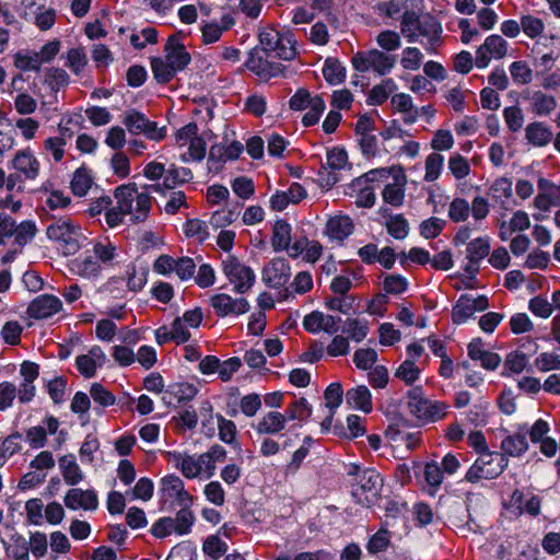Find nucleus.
I'll use <instances>...</instances> for the list:
<instances>
[{
    "label": "nucleus",
    "instance_id": "nucleus-1",
    "mask_svg": "<svg viewBox=\"0 0 560 560\" xmlns=\"http://www.w3.org/2000/svg\"><path fill=\"white\" fill-rule=\"evenodd\" d=\"M378 14L400 21V33L408 43L420 42L429 54L442 44L443 27L431 14L420 15L409 7V0H388L377 4Z\"/></svg>",
    "mask_w": 560,
    "mask_h": 560
},
{
    "label": "nucleus",
    "instance_id": "nucleus-8",
    "mask_svg": "<svg viewBox=\"0 0 560 560\" xmlns=\"http://www.w3.org/2000/svg\"><path fill=\"white\" fill-rule=\"evenodd\" d=\"M122 124L130 133L144 135L148 139L153 141H161L166 136L165 127H158L155 121L149 120L143 113L137 109H128L125 112Z\"/></svg>",
    "mask_w": 560,
    "mask_h": 560
},
{
    "label": "nucleus",
    "instance_id": "nucleus-49",
    "mask_svg": "<svg viewBox=\"0 0 560 560\" xmlns=\"http://www.w3.org/2000/svg\"><path fill=\"white\" fill-rule=\"evenodd\" d=\"M93 254L100 264L107 265L110 264L117 255L116 246L108 241L97 242L93 246Z\"/></svg>",
    "mask_w": 560,
    "mask_h": 560
},
{
    "label": "nucleus",
    "instance_id": "nucleus-44",
    "mask_svg": "<svg viewBox=\"0 0 560 560\" xmlns=\"http://www.w3.org/2000/svg\"><path fill=\"white\" fill-rule=\"evenodd\" d=\"M14 65L22 71H38L40 69L39 54H23L16 52L14 55Z\"/></svg>",
    "mask_w": 560,
    "mask_h": 560
},
{
    "label": "nucleus",
    "instance_id": "nucleus-37",
    "mask_svg": "<svg viewBox=\"0 0 560 560\" xmlns=\"http://www.w3.org/2000/svg\"><path fill=\"white\" fill-rule=\"evenodd\" d=\"M342 332L347 334L352 340L360 342L368 336L369 326L365 320L349 318L345 323Z\"/></svg>",
    "mask_w": 560,
    "mask_h": 560
},
{
    "label": "nucleus",
    "instance_id": "nucleus-53",
    "mask_svg": "<svg viewBox=\"0 0 560 560\" xmlns=\"http://www.w3.org/2000/svg\"><path fill=\"white\" fill-rule=\"evenodd\" d=\"M377 361V353L372 348L358 349L353 354V362L360 370H369Z\"/></svg>",
    "mask_w": 560,
    "mask_h": 560
},
{
    "label": "nucleus",
    "instance_id": "nucleus-38",
    "mask_svg": "<svg viewBox=\"0 0 560 560\" xmlns=\"http://www.w3.org/2000/svg\"><path fill=\"white\" fill-rule=\"evenodd\" d=\"M173 522L175 525V533L178 535H186L191 530V527L195 523V516L190 508H184L179 509L175 518H173Z\"/></svg>",
    "mask_w": 560,
    "mask_h": 560
},
{
    "label": "nucleus",
    "instance_id": "nucleus-7",
    "mask_svg": "<svg viewBox=\"0 0 560 560\" xmlns=\"http://www.w3.org/2000/svg\"><path fill=\"white\" fill-rule=\"evenodd\" d=\"M46 234L51 241L62 242L66 254H74L80 248L81 228L68 218L58 219L48 225Z\"/></svg>",
    "mask_w": 560,
    "mask_h": 560
},
{
    "label": "nucleus",
    "instance_id": "nucleus-43",
    "mask_svg": "<svg viewBox=\"0 0 560 560\" xmlns=\"http://www.w3.org/2000/svg\"><path fill=\"white\" fill-rule=\"evenodd\" d=\"M88 65V57L82 47L71 48L67 52L66 66L69 67L73 73L79 74Z\"/></svg>",
    "mask_w": 560,
    "mask_h": 560
},
{
    "label": "nucleus",
    "instance_id": "nucleus-6",
    "mask_svg": "<svg viewBox=\"0 0 560 560\" xmlns=\"http://www.w3.org/2000/svg\"><path fill=\"white\" fill-rule=\"evenodd\" d=\"M383 479L375 469L364 468L361 478L352 482L351 494L358 504L370 506L374 504L381 493Z\"/></svg>",
    "mask_w": 560,
    "mask_h": 560
},
{
    "label": "nucleus",
    "instance_id": "nucleus-10",
    "mask_svg": "<svg viewBox=\"0 0 560 560\" xmlns=\"http://www.w3.org/2000/svg\"><path fill=\"white\" fill-rule=\"evenodd\" d=\"M272 55H265L261 49L254 48L245 62V67L254 72L260 80L269 81L272 78L283 74L285 66L281 62L270 61Z\"/></svg>",
    "mask_w": 560,
    "mask_h": 560
},
{
    "label": "nucleus",
    "instance_id": "nucleus-60",
    "mask_svg": "<svg viewBox=\"0 0 560 560\" xmlns=\"http://www.w3.org/2000/svg\"><path fill=\"white\" fill-rule=\"evenodd\" d=\"M448 168L456 179L465 178L470 173L468 161L460 154H455L450 158Z\"/></svg>",
    "mask_w": 560,
    "mask_h": 560
},
{
    "label": "nucleus",
    "instance_id": "nucleus-52",
    "mask_svg": "<svg viewBox=\"0 0 560 560\" xmlns=\"http://www.w3.org/2000/svg\"><path fill=\"white\" fill-rule=\"evenodd\" d=\"M444 225V220L436 217H431L430 219L421 222L419 226L420 235L427 240L434 238L442 232Z\"/></svg>",
    "mask_w": 560,
    "mask_h": 560
},
{
    "label": "nucleus",
    "instance_id": "nucleus-40",
    "mask_svg": "<svg viewBox=\"0 0 560 560\" xmlns=\"http://www.w3.org/2000/svg\"><path fill=\"white\" fill-rule=\"evenodd\" d=\"M203 552L217 560L228 551V545L218 535L207 537L202 546Z\"/></svg>",
    "mask_w": 560,
    "mask_h": 560
},
{
    "label": "nucleus",
    "instance_id": "nucleus-59",
    "mask_svg": "<svg viewBox=\"0 0 560 560\" xmlns=\"http://www.w3.org/2000/svg\"><path fill=\"white\" fill-rule=\"evenodd\" d=\"M376 43L381 48L387 51L396 50L401 45L399 34L390 30L382 31L376 37Z\"/></svg>",
    "mask_w": 560,
    "mask_h": 560
},
{
    "label": "nucleus",
    "instance_id": "nucleus-63",
    "mask_svg": "<svg viewBox=\"0 0 560 560\" xmlns=\"http://www.w3.org/2000/svg\"><path fill=\"white\" fill-rule=\"evenodd\" d=\"M90 395L95 402L103 407L113 406L116 400L115 396L100 383L92 384Z\"/></svg>",
    "mask_w": 560,
    "mask_h": 560
},
{
    "label": "nucleus",
    "instance_id": "nucleus-12",
    "mask_svg": "<svg viewBox=\"0 0 560 560\" xmlns=\"http://www.w3.org/2000/svg\"><path fill=\"white\" fill-rule=\"evenodd\" d=\"M508 42L500 35H490L476 51V67H488L491 58L501 59L506 55Z\"/></svg>",
    "mask_w": 560,
    "mask_h": 560
},
{
    "label": "nucleus",
    "instance_id": "nucleus-19",
    "mask_svg": "<svg viewBox=\"0 0 560 560\" xmlns=\"http://www.w3.org/2000/svg\"><path fill=\"white\" fill-rule=\"evenodd\" d=\"M525 138L534 147H546L553 139V132L542 121L529 122L525 128Z\"/></svg>",
    "mask_w": 560,
    "mask_h": 560
},
{
    "label": "nucleus",
    "instance_id": "nucleus-9",
    "mask_svg": "<svg viewBox=\"0 0 560 560\" xmlns=\"http://www.w3.org/2000/svg\"><path fill=\"white\" fill-rule=\"evenodd\" d=\"M222 266L224 275L234 284L236 293L243 294L254 285L256 277L253 269L242 264L235 256L229 255L222 260Z\"/></svg>",
    "mask_w": 560,
    "mask_h": 560
},
{
    "label": "nucleus",
    "instance_id": "nucleus-29",
    "mask_svg": "<svg viewBox=\"0 0 560 560\" xmlns=\"http://www.w3.org/2000/svg\"><path fill=\"white\" fill-rule=\"evenodd\" d=\"M371 68L381 75L388 73L395 66V56L386 55L378 49L369 50Z\"/></svg>",
    "mask_w": 560,
    "mask_h": 560
},
{
    "label": "nucleus",
    "instance_id": "nucleus-48",
    "mask_svg": "<svg viewBox=\"0 0 560 560\" xmlns=\"http://www.w3.org/2000/svg\"><path fill=\"white\" fill-rule=\"evenodd\" d=\"M184 481L176 475H167L161 480L160 492L162 498H174L183 490Z\"/></svg>",
    "mask_w": 560,
    "mask_h": 560
},
{
    "label": "nucleus",
    "instance_id": "nucleus-34",
    "mask_svg": "<svg viewBox=\"0 0 560 560\" xmlns=\"http://www.w3.org/2000/svg\"><path fill=\"white\" fill-rule=\"evenodd\" d=\"M386 230L396 240H404L409 234V223L402 214L390 215L386 223Z\"/></svg>",
    "mask_w": 560,
    "mask_h": 560
},
{
    "label": "nucleus",
    "instance_id": "nucleus-11",
    "mask_svg": "<svg viewBox=\"0 0 560 560\" xmlns=\"http://www.w3.org/2000/svg\"><path fill=\"white\" fill-rule=\"evenodd\" d=\"M489 306L488 298L479 295L474 298L471 294H462L456 301L452 311L454 324H463L470 318L476 312H482Z\"/></svg>",
    "mask_w": 560,
    "mask_h": 560
},
{
    "label": "nucleus",
    "instance_id": "nucleus-3",
    "mask_svg": "<svg viewBox=\"0 0 560 560\" xmlns=\"http://www.w3.org/2000/svg\"><path fill=\"white\" fill-rule=\"evenodd\" d=\"M261 52L272 55L279 59L290 61L298 56L296 40L291 31H279L268 26L259 32Z\"/></svg>",
    "mask_w": 560,
    "mask_h": 560
},
{
    "label": "nucleus",
    "instance_id": "nucleus-5",
    "mask_svg": "<svg viewBox=\"0 0 560 560\" xmlns=\"http://www.w3.org/2000/svg\"><path fill=\"white\" fill-rule=\"evenodd\" d=\"M509 464V459L500 452H483L467 470L465 480L471 483L480 479H494L499 477Z\"/></svg>",
    "mask_w": 560,
    "mask_h": 560
},
{
    "label": "nucleus",
    "instance_id": "nucleus-56",
    "mask_svg": "<svg viewBox=\"0 0 560 560\" xmlns=\"http://www.w3.org/2000/svg\"><path fill=\"white\" fill-rule=\"evenodd\" d=\"M389 532L387 529H378L369 540L366 549L370 553L375 555L384 551L389 545Z\"/></svg>",
    "mask_w": 560,
    "mask_h": 560
},
{
    "label": "nucleus",
    "instance_id": "nucleus-57",
    "mask_svg": "<svg viewBox=\"0 0 560 560\" xmlns=\"http://www.w3.org/2000/svg\"><path fill=\"white\" fill-rule=\"evenodd\" d=\"M528 308L534 315L541 318H548L553 312L552 304L542 295L530 299Z\"/></svg>",
    "mask_w": 560,
    "mask_h": 560
},
{
    "label": "nucleus",
    "instance_id": "nucleus-62",
    "mask_svg": "<svg viewBox=\"0 0 560 560\" xmlns=\"http://www.w3.org/2000/svg\"><path fill=\"white\" fill-rule=\"evenodd\" d=\"M219 438L226 444L233 443L236 434V425L232 420L225 419L221 415H217Z\"/></svg>",
    "mask_w": 560,
    "mask_h": 560
},
{
    "label": "nucleus",
    "instance_id": "nucleus-41",
    "mask_svg": "<svg viewBox=\"0 0 560 560\" xmlns=\"http://www.w3.org/2000/svg\"><path fill=\"white\" fill-rule=\"evenodd\" d=\"M470 213V206L464 198H455L448 208V218L453 222H464L468 219Z\"/></svg>",
    "mask_w": 560,
    "mask_h": 560
},
{
    "label": "nucleus",
    "instance_id": "nucleus-22",
    "mask_svg": "<svg viewBox=\"0 0 560 560\" xmlns=\"http://www.w3.org/2000/svg\"><path fill=\"white\" fill-rule=\"evenodd\" d=\"M353 230V223L347 215H336L330 218L326 224V234L336 241H343Z\"/></svg>",
    "mask_w": 560,
    "mask_h": 560
},
{
    "label": "nucleus",
    "instance_id": "nucleus-64",
    "mask_svg": "<svg viewBox=\"0 0 560 560\" xmlns=\"http://www.w3.org/2000/svg\"><path fill=\"white\" fill-rule=\"evenodd\" d=\"M535 363L537 368L542 372L560 370V355L556 353L542 352L536 358Z\"/></svg>",
    "mask_w": 560,
    "mask_h": 560
},
{
    "label": "nucleus",
    "instance_id": "nucleus-23",
    "mask_svg": "<svg viewBox=\"0 0 560 560\" xmlns=\"http://www.w3.org/2000/svg\"><path fill=\"white\" fill-rule=\"evenodd\" d=\"M71 269L81 277L90 278L100 273L101 264L95 258L94 254L85 252L71 262Z\"/></svg>",
    "mask_w": 560,
    "mask_h": 560
},
{
    "label": "nucleus",
    "instance_id": "nucleus-58",
    "mask_svg": "<svg viewBox=\"0 0 560 560\" xmlns=\"http://www.w3.org/2000/svg\"><path fill=\"white\" fill-rule=\"evenodd\" d=\"M325 108L326 105L324 100L320 96H315L313 98V105L310 107V110L302 118L303 125L306 127L316 125Z\"/></svg>",
    "mask_w": 560,
    "mask_h": 560
},
{
    "label": "nucleus",
    "instance_id": "nucleus-16",
    "mask_svg": "<svg viewBox=\"0 0 560 560\" xmlns=\"http://www.w3.org/2000/svg\"><path fill=\"white\" fill-rule=\"evenodd\" d=\"M164 50L165 60L177 72L184 70L191 61L190 54L176 35L168 37Z\"/></svg>",
    "mask_w": 560,
    "mask_h": 560
},
{
    "label": "nucleus",
    "instance_id": "nucleus-33",
    "mask_svg": "<svg viewBox=\"0 0 560 560\" xmlns=\"http://www.w3.org/2000/svg\"><path fill=\"white\" fill-rule=\"evenodd\" d=\"M151 68L154 79L161 84L168 83L177 73L165 59L160 57L151 59Z\"/></svg>",
    "mask_w": 560,
    "mask_h": 560
},
{
    "label": "nucleus",
    "instance_id": "nucleus-27",
    "mask_svg": "<svg viewBox=\"0 0 560 560\" xmlns=\"http://www.w3.org/2000/svg\"><path fill=\"white\" fill-rule=\"evenodd\" d=\"M501 448L504 455L513 457L523 455L528 448L526 434L517 432L505 436L501 442Z\"/></svg>",
    "mask_w": 560,
    "mask_h": 560
},
{
    "label": "nucleus",
    "instance_id": "nucleus-35",
    "mask_svg": "<svg viewBox=\"0 0 560 560\" xmlns=\"http://www.w3.org/2000/svg\"><path fill=\"white\" fill-rule=\"evenodd\" d=\"M490 242L488 237H477L469 242L466 248L467 260L481 261L489 255Z\"/></svg>",
    "mask_w": 560,
    "mask_h": 560
},
{
    "label": "nucleus",
    "instance_id": "nucleus-14",
    "mask_svg": "<svg viewBox=\"0 0 560 560\" xmlns=\"http://www.w3.org/2000/svg\"><path fill=\"white\" fill-rule=\"evenodd\" d=\"M61 300L52 294H42L35 298L27 307V315L34 319H44L59 313Z\"/></svg>",
    "mask_w": 560,
    "mask_h": 560
},
{
    "label": "nucleus",
    "instance_id": "nucleus-42",
    "mask_svg": "<svg viewBox=\"0 0 560 560\" xmlns=\"http://www.w3.org/2000/svg\"><path fill=\"white\" fill-rule=\"evenodd\" d=\"M423 54L417 47H406L402 50L400 65L405 70H418L421 67Z\"/></svg>",
    "mask_w": 560,
    "mask_h": 560
},
{
    "label": "nucleus",
    "instance_id": "nucleus-26",
    "mask_svg": "<svg viewBox=\"0 0 560 560\" xmlns=\"http://www.w3.org/2000/svg\"><path fill=\"white\" fill-rule=\"evenodd\" d=\"M291 225L285 220L279 219L275 222L271 245L276 252L289 248V244L291 243Z\"/></svg>",
    "mask_w": 560,
    "mask_h": 560
},
{
    "label": "nucleus",
    "instance_id": "nucleus-31",
    "mask_svg": "<svg viewBox=\"0 0 560 560\" xmlns=\"http://www.w3.org/2000/svg\"><path fill=\"white\" fill-rule=\"evenodd\" d=\"M323 75L329 84H340L346 79V68L334 58H327L323 68Z\"/></svg>",
    "mask_w": 560,
    "mask_h": 560
},
{
    "label": "nucleus",
    "instance_id": "nucleus-32",
    "mask_svg": "<svg viewBox=\"0 0 560 560\" xmlns=\"http://www.w3.org/2000/svg\"><path fill=\"white\" fill-rule=\"evenodd\" d=\"M396 83L393 79H386L381 84L373 86L368 96L369 105H382L389 96V94L396 90Z\"/></svg>",
    "mask_w": 560,
    "mask_h": 560
},
{
    "label": "nucleus",
    "instance_id": "nucleus-24",
    "mask_svg": "<svg viewBox=\"0 0 560 560\" xmlns=\"http://www.w3.org/2000/svg\"><path fill=\"white\" fill-rule=\"evenodd\" d=\"M526 98L530 102V110L537 116H548L557 107L556 98L539 90Z\"/></svg>",
    "mask_w": 560,
    "mask_h": 560
},
{
    "label": "nucleus",
    "instance_id": "nucleus-28",
    "mask_svg": "<svg viewBox=\"0 0 560 560\" xmlns=\"http://www.w3.org/2000/svg\"><path fill=\"white\" fill-rule=\"evenodd\" d=\"M92 183H93V179H92L91 171L85 166H81L73 173V176H72V179L70 183L71 190L78 197L85 196L88 194L89 189L91 188Z\"/></svg>",
    "mask_w": 560,
    "mask_h": 560
},
{
    "label": "nucleus",
    "instance_id": "nucleus-61",
    "mask_svg": "<svg viewBox=\"0 0 560 560\" xmlns=\"http://www.w3.org/2000/svg\"><path fill=\"white\" fill-rule=\"evenodd\" d=\"M382 195L385 202L394 207H400L404 203L405 189L397 184H387Z\"/></svg>",
    "mask_w": 560,
    "mask_h": 560
},
{
    "label": "nucleus",
    "instance_id": "nucleus-4",
    "mask_svg": "<svg viewBox=\"0 0 560 560\" xmlns=\"http://www.w3.org/2000/svg\"><path fill=\"white\" fill-rule=\"evenodd\" d=\"M406 398L409 412L421 421L435 422L446 416L447 405L425 398L420 386L410 388Z\"/></svg>",
    "mask_w": 560,
    "mask_h": 560
},
{
    "label": "nucleus",
    "instance_id": "nucleus-46",
    "mask_svg": "<svg viewBox=\"0 0 560 560\" xmlns=\"http://www.w3.org/2000/svg\"><path fill=\"white\" fill-rule=\"evenodd\" d=\"M184 232L187 237H197L199 242H203L209 237L207 223L199 219L187 220Z\"/></svg>",
    "mask_w": 560,
    "mask_h": 560
},
{
    "label": "nucleus",
    "instance_id": "nucleus-39",
    "mask_svg": "<svg viewBox=\"0 0 560 560\" xmlns=\"http://www.w3.org/2000/svg\"><path fill=\"white\" fill-rule=\"evenodd\" d=\"M444 158L442 154L433 152L425 160V182H434L439 178L443 168Z\"/></svg>",
    "mask_w": 560,
    "mask_h": 560
},
{
    "label": "nucleus",
    "instance_id": "nucleus-17",
    "mask_svg": "<svg viewBox=\"0 0 560 560\" xmlns=\"http://www.w3.org/2000/svg\"><path fill=\"white\" fill-rule=\"evenodd\" d=\"M65 504L70 510L94 511L98 506V499L96 492L92 489L72 488L65 495Z\"/></svg>",
    "mask_w": 560,
    "mask_h": 560
},
{
    "label": "nucleus",
    "instance_id": "nucleus-54",
    "mask_svg": "<svg viewBox=\"0 0 560 560\" xmlns=\"http://www.w3.org/2000/svg\"><path fill=\"white\" fill-rule=\"evenodd\" d=\"M37 229L33 221L26 220L16 224V231H14L15 243L20 246L27 244L36 234Z\"/></svg>",
    "mask_w": 560,
    "mask_h": 560
},
{
    "label": "nucleus",
    "instance_id": "nucleus-30",
    "mask_svg": "<svg viewBox=\"0 0 560 560\" xmlns=\"http://www.w3.org/2000/svg\"><path fill=\"white\" fill-rule=\"evenodd\" d=\"M191 179L192 172L189 168L172 165L164 175L163 186L166 189H173L175 186L188 183Z\"/></svg>",
    "mask_w": 560,
    "mask_h": 560
},
{
    "label": "nucleus",
    "instance_id": "nucleus-47",
    "mask_svg": "<svg viewBox=\"0 0 560 560\" xmlns=\"http://www.w3.org/2000/svg\"><path fill=\"white\" fill-rule=\"evenodd\" d=\"M178 404H185L195 398L198 389L195 385L189 383H179L171 387L168 392Z\"/></svg>",
    "mask_w": 560,
    "mask_h": 560
},
{
    "label": "nucleus",
    "instance_id": "nucleus-18",
    "mask_svg": "<svg viewBox=\"0 0 560 560\" xmlns=\"http://www.w3.org/2000/svg\"><path fill=\"white\" fill-rule=\"evenodd\" d=\"M12 166L24 179H35L39 173V162L30 149L19 151L12 160Z\"/></svg>",
    "mask_w": 560,
    "mask_h": 560
},
{
    "label": "nucleus",
    "instance_id": "nucleus-36",
    "mask_svg": "<svg viewBox=\"0 0 560 560\" xmlns=\"http://www.w3.org/2000/svg\"><path fill=\"white\" fill-rule=\"evenodd\" d=\"M311 415H312V406L308 404V401L304 397H301V398L292 401L285 410L287 420L290 419V420L304 421L308 417H311Z\"/></svg>",
    "mask_w": 560,
    "mask_h": 560
},
{
    "label": "nucleus",
    "instance_id": "nucleus-45",
    "mask_svg": "<svg viewBox=\"0 0 560 560\" xmlns=\"http://www.w3.org/2000/svg\"><path fill=\"white\" fill-rule=\"evenodd\" d=\"M420 375V369L413 360L404 361L396 370L395 376L404 381L407 385L413 384Z\"/></svg>",
    "mask_w": 560,
    "mask_h": 560
},
{
    "label": "nucleus",
    "instance_id": "nucleus-51",
    "mask_svg": "<svg viewBox=\"0 0 560 560\" xmlns=\"http://www.w3.org/2000/svg\"><path fill=\"white\" fill-rule=\"evenodd\" d=\"M503 116L508 128L513 131H520L524 124V114L518 106H509L503 110Z\"/></svg>",
    "mask_w": 560,
    "mask_h": 560
},
{
    "label": "nucleus",
    "instance_id": "nucleus-13",
    "mask_svg": "<svg viewBox=\"0 0 560 560\" xmlns=\"http://www.w3.org/2000/svg\"><path fill=\"white\" fill-rule=\"evenodd\" d=\"M210 305L220 317L229 315H242L249 311V303L246 299H233L229 294L218 293L210 299Z\"/></svg>",
    "mask_w": 560,
    "mask_h": 560
},
{
    "label": "nucleus",
    "instance_id": "nucleus-2",
    "mask_svg": "<svg viewBox=\"0 0 560 560\" xmlns=\"http://www.w3.org/2000/svg\"><path fill=\"white\" fill-rule=\"evenodd\" d=\"M117 206L107 209L105 213L106 223L115 228L122 222L126 214L130 215L132 223H140L147 220L151 210V199L147 192H139L137 184L130 183L117 187L114 191Z\"/></svg>",
    "mask_w": 560,
    "mask_h": 560
},
{
    "label": "nucleus",
    "instance_id": "nucleus-25",
    "mask_svg": "<svg viewBox=\"0 0 560 560\" xmlns=\"http://www.w3.org/2000/svg\"><path fill=\"white\" fill-rule=\"evenodd\" d=\"M346 401L349 406L360 409L365 413L372 410V396L369 388L364 385L349 389L346 394Z\"/></svg>",
    "mask_w": 560,
    "mask_h": 560
},
{
    "label": "nucleus",
    "instance_id": "nucleus-55",
    "mask_svg": "<svg viewBox=\"0 0 560 560\" xmlns=\"http://www.w3.org/2000/svg\"><path fill=\"white\" fill-rule=\"evenodd\" d=\"M148 271L145 268L137 270L136 266L130 265L127 269V285L131 291L141 290L147 282Z\"/></svg>",
    "mask_w": 560,
    "mask_h": 560
},
{
    "label": "nucleus",
    "instance_id": "nucleus-20",
    "mask_svg": "<svg viewBox=\"0 0 560 560\" xmlns=\"http://www.w3.org/2000/svg\"><path fill=\"white\" fill-rule=\"evenodd\" d=\"M287 424V416L278 411H269L261 417L254 428L259 434H278Z\"/></svg>",
    "mask_w": 560,
    "mask_h": 560
},
{
    "label": "nucleus",
    "instance_id": "nucleus-15",
    "mask_svg": "<svg viewBox=\"0 0 560 560\" xmlns=\"http://www.w3.org/2000/svg\"><path fill=\"white\" fill-rule=\"evenodd\" d=\"M290 277L291 268L284 258H276L262 269V280L271 288L285 285Z\"/></svg>",
    "mask_w": 560,
    "mask_h": 560
},
{
    "label": "nucleus",
    "instance_id": "nucleus-50",
    "mask_svg": "<svg viewBox=\"0 0 560 560\" xmlns=\"http://www.w3.org/2000/svg\"><path fill=\"white\" fill-rule=\"evenodd\" d=\"M510 73L517 84H528L533 80V71L524 61H513Z\"/></svg>",
    "mask_w": 560,
    "mask_h": 560
},
{
    "label": "nucleus",
    "instance_id": "nucleus-21",
    "mask_svg": "<svg viewBox=\"0 0 560 560\" xmlns=\"http://www.w3.org/2000/svg\"><path fill=\"white\" fill-rule=\"evenodd\" d=\"M58 464L63 480L67 485L75 486L83 480L84 474L78 465L73 454L61 456L58 460Z\"/></svg>",
    "mask_w": 560,
    "mask_h": 560
}]
</instances>
